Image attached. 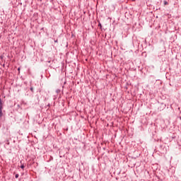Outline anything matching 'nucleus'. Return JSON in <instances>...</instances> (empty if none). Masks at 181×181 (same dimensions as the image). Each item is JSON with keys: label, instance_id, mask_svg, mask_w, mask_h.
<instances>
[{"label": "nucleus", "instance_id": "obj_1", "mask_svg": "<svg viewBox=\"0 0 181 181\" xmlns=\"http://www.w3.org/2000/svg\"><path fill=\"white\" fill-rule=\"evenodd\" d=\"M2 100L0 98V118H2L4 113L2 112Z\"/></svg>", "mask_w": 181, "mask_h": 181}, {"label": "nucleus", "instance_id": "obj_2", "mask_svg": "<svg viewBox=\"0 0 181 181\" xmlns=\"http://www.w3.org/2000/svg\"><path fill=\"white\" fill-rule=\"evenodd\" d=\"M20 163H21V165L20 166V168H21V169H25V164L23 163V161L21 160Z\"/></svg>", "mask_w": 181, "mask_h": 181}, {"label": "nucleus", "instance_id": "obj_3", "mask_svg": "<svg viewBox=\"0 0 181 181\" xmlns=\"http://www.w3.org/2000/svg\"><path fill=\"white\" fill-rule=\"evenodd\" d=\"M15 177L16 179H18V177H19V174H16Z\"/></svg>", "mask_w": 181, "mask_h": 181}, {"label": "nucleus", "instance_id": "obj_4", "mask_svg": "<svg viewBox=\"0 0 181 181\" xmlns=\"http://www.w3.org/2000/svg\"><path fill=\"white\" fill-rule=\"evenodd\" d=\"M30 91H32V93H33V87H30Z\"/></svg>", "mask_w": 181, "mask_h": 181}, {"label": "nucleus", "instance_id": "obj_5", "mask_svg": "<svg viewBox=\"0 0 181 181\" xmlns=\"http://www.w3.org/2000/svg\"><path fill=\"white\" fill-rule=\"evenodd\" d=\"M168 1H164V5H168Z\"/></svg>", "mask_w": 181, "mask_h": 181}, {"label": "nucleus", "instance_id": "obj_6", "mask_svg": "<svg viewBox=\"0 0 181 181\" xmlns=\"http://www.w3.org/2000/svg\"><path fill=\"white\" fill-rule=\"evenodd\" d=\"M98 26H100V28H101L102 27L101 23H99Z\"/></svg>", "mask_w": 181, "mask_h": 181}, {"label": "nucleus", "instance_id": "obj_7", "mask_svg": "<svg viewBox=\"0 0 181 181\" xmlns=\"http://www.w3.org/2000/svg\"><path fill=\"white\" fill-rule=\"evenodd\" d=\"M18 70H21V68H18Z\"/></svg>", "mask_w": 181, "mask_h": 181}, {"label": "nucleus", "instance_id": "obj_8", "mask_svg": "<svg viewBox=\"0 0 181 181\" xmlns=\"http://www.w3.org/2000/svg\"><path fill=\"white\" fill-rule=\"evenodd\" d=\"M55 42H57V40H56Z\"/></svg>", "mask_w": 181, "mask_h": 181}]
</instances>
